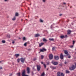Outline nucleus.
<instances>
[{"label": "nucleus", "mask_w": 76, "mask_h": 76, "mask_svg": "<svg viewBox=\"0 0 76 76\" xmlns=\"http://www.w3.org/2000/svg\"><path fill=\"white\" fill-rule=\"evenodd\" d=\"M52 63L53 65H57L58 62L55 61H52Z\"/></svg>", "instance_id": "nucleus-5"}, {"label": "nucleus", "mask_w": 76, "mask_h": 76, "mask_svg": "<svg viewBox=\"0 0 76 76\" xmlns=\"http://www.w3.org/2000/svg\"><path fill=\"white\" fill-rule=\"evenodd\" d=\"M60 38H64V36H61Z\"/></svg>", "instance_id": "nucleus-29"}, {"label": "nucleus", "mask_w": 76, "mask_h": 76, "mask_svg": "<svg viewBox=\"0 0 76 76\" xmlns=\"http://www.w3.org/2000/svg\"><path fill=\"white\" fill-rule=\"evenodd\" d=\"M76 68V66L72 65V66L69 67V70H73Z\"/></svg>", "instance_id": "nucleus-2"}, {"label": "nucleus", "mask_w": 76, "mask_h": 76, "mask_svg": "<svg viewBox=\"0 0 76 76\" xmlns=\"http://www.w3.org/2000/svg\"><path fill=\"white\" fill-rule=\"evenodd\" d=\"M12 44H15V42L14 41H13L12 42Z\"/></svg>", "instance_id": "nucleus-40"}, {"label": "nucleus", "mask_w": 76, "mask_h": 76, "mask_svg": "<svg viewBox=\"0 0 76 76\" xmlns=\"http://www.w3.org/2000/svg\"><path fill=\"white\" fill-rule=\"evenodd\" d=\"M60 58L61 59L63 60V53H61L60 55Z\"/></svg>", "instance_id": "nucleus-11"}, {"label": "nucleus", "mask_w": 76, "mask_h": 76, "mask_svg": "<svg viewBox=\"0 0 76 76\" xmlns=\"http://www.w3.org/2000/svg\"><path fill=\"white\" fill-rule=\"evenodd\" d=\"M43 2H45V0H43Z\"/></svg>", "instance_id": "nucleus-42"}, {"label": "nucleus", "mask_w": 76, "mask_h": 76, "mask_svg": "<svg viewBox=\"0 0 76 76\" xmlns=\"http://www.w3.org/2000/svg\"><path fill=\"white\" fill-rule=\"evenodd\" d=\"M72 42H73L72 44H73V45L75 44V41H72Z\"/></svg>", "instance_id": "nucleus-34"}, {"label": "nucleus", "mask_w": 76, "mask_h": 76, "mask_svg": "<svg viewBox=\"0 0 76 76\" xmlns=\"http://www.w3.org/2000/svg\"><path fill=\"white\" fill-rule=\"evenodd\" d=\"M70 57H71V56H68V58H70Z\"/></svg>", "instance_id": "nucleus-39"}, {"label": "nucleus", "mask_w": 76, "mask_h": 76, "mask_svg": "<svg viewBox=\"0 0 76 76\" xmlns=\"http://www.w3.org/2000/svg\"><path fill=\"white\" fill-rule=\"evenodd\" d=\"M40 35L39 34H35V37H39Z\"/></svg>", "instance_id": "nucleus-15"}, {"label": "nucleus", "mask_w": 76, "mask_h": 76, "mask_svg": "<svg viewBox=\"0 0 76 76\" xmlns=\"http://www.w3.org/2000/svg\"><path fill=\"white\" fill-rule=\"evenodd\" d=\"M20 60H21V62L23 63H24V61L25 60V59L23 58H20Z\"/></svg>", "instance_id": "nucleus-8"}, {"label": "nucleus", "mask_w": 76, "mask_h": 76, "mask_svg": "<svg viewBox=\"0 0 76 76\" xmlns=\"http://www.w3.org/2000/svg\"><path fill=\"white\" fill-rule=\"evenodd\" d=\"M49 41H54V39H53V38H52V39L49 38Z\"/></svg>", "instance_id": "nucleus-23"}, {"label": "nucleus", "mask_w": 76, "mask_h": 76, "mask_svg": "<svg viewBox=\"0 0 76 76\" xmlns=\"http://www.w3.org/2000/svg\"><path fill=\"white\" fill-rule=\"evenodd\" d=\"M2 61H0V63H1V62Z\"/></svg>", "instance_id": "nucleus-49"}, {"label": "nucleus", "mask_w": 76, "mask_h": 76, "mask_svg": "<svg viewBox=\"0 0 76 76\" xmlns=\"http://www.w3.org/2000/svg\"><path fill=\"white\" fill-rule=\"evenodd\" d=\"M37 60L36 58H34V59L33 60L34 61H35V60Z\"/></svg>", "instance_id": "nucleus-41"}, {"label": "nucleus", "mask_w": 76, "mask_h": 76, "mask_svg": "<svg viewBox=\"0 0 76 76\" xmlns=\"http://www.w3.org/2000/svg\"><path fill=\"white\" fill-rule=\"evenodd\" d=\"M43 66L45 68H46V65L45 64H43Z\"/></svg>", "instance_id": "nucleus-27"}, {"label": "nucleus", "mask_w": 76, "mask_h": 76, "mask_svg": "<svg viewBox=\"0 0 76 76\" xmlns=\"http://www.w3.org/2000/svg\"><path fill=\"white\" fill-rule=\"evenodd\" d=\"M49 59H50V60H52V59L53 58V56L52 54H50L49 55Z\"/></svg>", "instance_id": "nucleus-7"}, {"label": "nucleus", "mask_w": 76, "mask_h": 76, "mask_svg": "<svg viewBox=\"0 0 76 76\" xmlns=\"http://www.w3.org/2000/svg\"><path fill=\"white\" fill-rule=\"evenodd\" d=\"M50 68L53 69H56V67L54 66H50Z\"/></svg>", "instance_id": "nucleus-14"}, {"label": "nucleus", "mask_w": 76, "mask_h": 76, "mask_svg": "<svg viewBox=\"0 0 76 76\" xmlns=\"http://www.w3.org/2000/svg\"><path fill=\"white\" fill-rule=\"evenodd\" d=\"M54 58L55 60H58L59 59V57L58 56H54Z\"/></svg>", "instance_id": "nucleus-9"}, {"label": "nucleus", "mask_w": 76, "mask_h": 76, "mask_svg": "<svg viewBox=\"0 0 76 76\" xmlns=\"http://www.w3.org/2000/svg\"><path fill=\"white\" fill-rule=\"evenodd\" d=\"M61 15H62V14H59V16H61Z\"/></svg>", "instance_id": "nucleus-43"}, {"label": "nucleus", "mask_w": 76, "mask_h": 76, "mask_svg": "<svg viewBox=\"0 0 76 76\" xmlns=\"http://www.w3.org/2000/svg\"><path fill=\"white\" fill-rule=\"evenodd\" d=\"M57 76H64L63 73H61L60 72H57Z\"/></svg>", "instance_id": "nucleus-3"}, {"label": "nucleus", "mask_w": 76, "mask_h": 76, "mask_svg": "<svg viewBox=\"0 0 76 76\" xmlns=\"http://www.w3.org/2000/svg\"><path fill=\"white\" fill-rule=\"evenodd\" d=\"M70 73V72H69V71L68 70L66 71V73Z\"/></svg>", "instance_id": "nucleus-25"}, {"label": "nucleus", "mask_w": 76, "mask_h": 76, "mask_svg": "<svg viewBox=\"0 0 76 76\" xmlns=\"http://www.w3.org/2000/svg\"><path fill=\"white\" fill-rule=\"evenodd\" d=\"M30 69H29V68L28 67H27V73L28 74L30 73Z\"/></svg>", "instance_id": "nucleus-12"}, {"label": "nucleus", "mask_w": 76, "mask_h": 76, "mask_svg": "<svg viewBox=\"0 0 76 76\" xmlns=\"http://www.w3.org/2000/svg\"><path fill=\"white\" fill-rule=\"evenodd\" d=\"M45 75V73L44 72H43L41 75L40 76H44Z\"/></svg>", "instance_id": "nucleus-20"}, {"label": "nucleus", "mask_w": 76, "mask_h": 76, "mask_svg": "<svg viewBox=\"0 0 76 76\" xmlns=\"http://www.w3.org/2000/svg\"><path fill=\"white\" fill-rule=\"evenodd\" d=\"M37 70H38V71H39L40 69H41V66H40V65H37Z\"/></svg>", "instance_id": "nucleus-6"}, {"label": "nucleus", "mask_w": 76, "mask_h": 76, "mask_svg": "<svg viewBox=\"0 0 76 76\" xmlns=\"http://www.w3.org/2000/svg\"><path fill=\"white\" fill-rule=\"evenodd\" d=\"M26 72L25 69H24L23 71H22V76H28V75H25L26 74Z\"/></svg>", "instance_id": "nucleus-1"}, {"label": "nucleus", "mask_w": 76, "mask_h": 76, "mask_svg": "<svg viewBox=\"0 0 76 76\" xmlns=\"http://www.w3.org/2000/svg\"><path fill=\"white\" fill-rule=\"evenodd\" d=\"M30 5H31V4H30Z\"/></svg>", "instance_id": "nucleus-54"}, {"label": "nucleus", "mask_w": 76, "mask_h": 76, "mask_svg": "<svg viewBox=\"0 0 76 76\" xmlns=\"http://www.w3.org/2000/svg\"><path fill=\"white\" fill-rule=\"evenodd\" d=\"M59 65L60 66H62V64H59Z\"/></svg>", "instance_id": "nucleus-38"}, {"label": "nucleus", "mask_w": 76, "mask_h": 76, "mask_svg": "<svg viewBox=\"0 0 76 76\" xmlns=\"http://www.w3.org/2000/svg\"><path fill=\"white\" fill-rule=\"evenodd\" d=\"M15 56L16 57H18L19 56V54H15Z\"/></svg>", "instance_id": "nucleus-18"}, {"label": "nucleus", "mask_w": 76, "mask_h": 76, "mask_svg": "<svg viewBox=\"0 0 76 76\" xmlns=\"http://www.w3.org/2000/svg\"><path fill=\"white\" fill-rule=\"evenodd\" d=\"M18 15H19V14H18V12L15 13V16H18Z\"/></svg>", "instance_id": "nucleus-21"}, {"label": "nucleus", "mask_w": 76, "mask_h": 76, "mask_svg": "<svg viewBox=\"0 0 76 76\" xmlns=\"http://www.w3.org/2000/svg\"><path fill=\"white\" fill-rule=\"evenodd\" d=\"M20 59H17V61L18 63H19V61H20Z\"/></svg>", "instance_id": "nucleus-28"}, {"label": "nucleus", "mask_w": 76, "mask_h": 76, "mask_svg": "<svg viewBox=\"0 0 76 76\" xmlns=\"http://www.w3.org/2000/svg\"><path fill=\"white\" fill-rule=\"evenodd\" d=\"M47 69V70H48V69Z\"/></svg>", "instance_id": "nucleus-52"}, {"label": "nucleus", "mask_w": 76, "mask_h": 76, "mask_svg": "<svg viewBox=\"0 0 76 76\" xmlns=\"http://www.w3.org/2000/svg\"><path fill=\"white\" fill-rule=\"evenodd\" d=\"M71 7H70V8H71Z\"/></svg>", "instance_id": "nucleus-53"}, {"label": "nucleus", "mask_w": 76, "mask_h": 76, "mask_svg": "<svg viewBox=\"0 0 76 76\" xmlns=\"http://www.w3.org/2000/svg\"><path fill=\"white\" fill-rule=\"evenodd\" d=\"M12 20H16V17L14 16L13 18L12 19Z\"/></svg>", "instance_id": "nucleus-22"}, {"label": "nucleus", "mask_w": 76, "mask_h": 76, "mask_svg": "<svg viewBox=\"0 0 76 76\" xmlns=\"http://www.w3.org/2000/svg\"><path fill=\"white\" fill-rule=\"evenodd\" d=\"M50 63V62H47V64L48 65H49V64Z\"/></svg>", "instance_id": "nucleus-36"}, {"label": "nucleus", "mask_w": 76, "mask_h": 76, "mask_svg": "<svg viewBox=\"0 0 76 76\" xmlns=\"http://www.w3.org/2000/svg\"><path fill=\"white\" fill-rule=\"evenodd\" d=\"M72 31H71L70 30H69L68 31V33H67V34L68 35H69V34H70L71 33Z\"/></svg>", "instance_id": "nucleus-16"}, {"label": "nucleus", "mask_w": 76, "mask_h": 76, "mask_svg": "<svg viewBox=\"0 0 76 76\" xmlns=\"http://www.w3.org/2000/svg\"><path fill=\"white\" fill-rule=\"evenodd\" d=\"M7 0H4V1H7Z\"/></svg>", "instance_id": "nucleus-48"}, {"label": "nucleus", "mask_w": 76, "mask_h": 76, "mask_svg": "<svg viewBox=\"0 0 76 76\" xmlns=\"http://www.w3.org/2000/svg\"><path fill=\"white\" fill-rule=\"evenodd\" d=\"M0 69H2V67H1V66L0 67Z\"/></svg>", "instance_id": "nucleus-45"}, {"label": "nucleus", "mask_w": 76, "mask_h": 76, "mask_svg": "<svg viewBox=\"0 0 76 76\" xmlns=\"http://www.w3.org/2000/svg\"><path fill=\"white\" fill-rule=\"evenodd\" d=\"M2 43H5V42H6V41L4 40H2Z\"/></svg>", "instance_id": "nucleus-30"}, {"label": "nucleus", "mask_w": 76, "mask_h": 76, "mask_svg": "<svg viewBox=\"0 0 76 76\" xmlns=\"http://www.w3.org/2000/svg\"><path fill=\"white\" fill-rule=\"evenodd\" d=\"M64 52L66 54H68V52H67V50H64Z\"/></svg>", "instance_id": "nucleus-19"}, {"label": "nucleus", "mask_w": 76, "mask_h": 76, "mask_svg": "<svg viewBox=\"0 0 76 76\" xmlns=\"http://www.w3.org/2000/svg\"><path fill=\"white\" fill-rule=\"evenodd\" d=\"M27 43H28V44H29V42H26L24 44V46L25 47H26V45L27 44Z\"/></svg>", "instance_id": "nucleus-17"}, {"label": "nucleus", "mask_w": 76, "mask_h": 76, "mask_svg": "<svg viewBox=\"0 0 76 76\" xmlns=\"http://www.w3.org/2000/svg\"><path fill=\"white\" fill-rule=\"evenodd\" d=\"M47 41V40L43 38V41H44V42H45Z\"/></svg>", "instance_id": "nucleus-24"}, {"label": "nucleus", "mask_w": 76, "mask_h": 76, "mask_svg": "<svg viewBox=\"0 0 76 76\" xmlns=\"http://www.w3.org/2000/svg\"><path fill=\"white\" fill-rule=\"evenodd\" d=\"M40 22H43V20H42L41 19L40 20Z\"/></svg>", "instance_id": "nucleus-33"}, {"label": "nucleus", "mask_w": 76, "mask_h": 76, "mask_svg": "<svg viewBox=\"0 0 76 76\" xmlns=\"http://www.w3.org/2000/svg\"><path fill=\"white\" fill-rule=\"evenodd\" d=\"M41 58L42 59V58H44V56L42 55L41 56Z\"/></svg>", "instance_id": "nucleus-32"}, {"label": "nucleus", "mask_w": 76, "mask_h": 76, "mask_svg": "<svg viewBox=\"0 0 76 76\" xmlns=\"http://www.w3.org/2000/svg\"><path fill=\"white\" fill-rule=\"evenodd\" d=\"M65 64H67V62H66V61H65V63H64Z\"/></svg>", "instance_id": "nucleus-44"}, {"label": "nucleus", "mask_w": 76, "mask_h": 76, "mask_svg": "<svg viewBox=\"0 0 76 76\" xmlns=\"http://www.w3.org/2000/svg\"><path fill=\"white\" fill-rule=\"evenodd\" d=\"M19 39H20V37H19Z\"/></svg>", "instance_id": "nucleus-51"}, {"label": "nucleus", "mask_w": 76, "mask_h": 76, "mask_svg": "<svg viewBox=\"0 0 76 76\" xmlns=\"http://www.w3.org/2000/svg\"><path fill=\"white\" fill-rule=\"evenodd\" d=\"M61 6L62 7H64V6H66V3L64 2L63 3H61Z\"/></svg>", "instance_id": "nucleus-10"}, {"label": "nucleus", "mask_w": 76, "mask_h": 76, "mask_svg": "<svg viewBox=\"0 0 76 76\" xmlns=\"http://www.w3.org/2000/svg\"><path fill=\"white\" fill-rule=\"evenodd\" d=\"M41 64H43V62H41Z\"/></svg>", "instance_id": "nucleus-47"}, {"label": "nucleus", "mask_w": 76, "mask_h": 76, "mask_svg": "<svg viewBox=\"0 0 76 76\" xmlns=\"http://www.w3.org/2000/svg\"><path fill=\"white\" fill-rule=\"evenodd\" d=\"M25 39H26V38H25V37H23V40H25Z\"/></svg>", "instance_id": "nucleus-37"}, {"label": "nucleus", "mask_w": 76, "mask_h": 76, "mask_svg": "<svg viewBox=\"0 0 76 76\" xmlns=\"http://www.w3.org/2000/svg\"><path fill=\"white\" fill-rule=\"evenodd\" d=\"M31 49H29L28 50V51H30Z\"/></svg>", "instance_id": "nucleus-46"}, {"label": "nucleus", "mask_w": 76, "mask_h": 76, "mask_svg": "<svg viewBox=\"0 0 76 76\" xmlns=\"http://www.w3.org/2000/svg\"><path fill=\"white\" fill-rule=\"evenodd\" d=\"M70 48H73V45H71L70 46Z\"/></svg>", "instance_id": "nucleus-35"}, {"label": "nucleus", "mask_w": 76, "mask_h": 76, "mask_svg": "<svg viewBox=\"0 0 76 76\" xmlns=\"http://www.w3.org/2000/svg\"><path fill=\"white\" fill-rule=\"evenodd\" d=\"M39 53H40V52H39Z\"/></svg>", "instance_id": "nucleus-55"}, {"label": "nucleus", "mask_w": 76, "mask_h": 76, "mask_svg": "<svg viewBox=\"0 0 76 76\" xmlns=\"http://www.w3.org/2000/svg\"><path fill=\"white\" fill-rule=\"evenodd\" d=\"M17 75L18 76H20V72H18L17 73Z\"/></svg>", "instance_id": "nucleus-26"}, {"label": "nucleus", "mask_w": 76, "mask_h": 76, "mask_svg": "<svg viewBox=\"0 0 76 76\" xmlns=\"http://www.w3.org/2000/svg\"><path fill=\"white\" fill-rule=\"evenodd\" d=\"M40 52H44V51H46L47 49H45L44 48H42V49H40Z\"/></svg>", "instance_id": "nucleus-4"}, {"label": "nucleus", "mask_w": 76, "mask_h": 76, "mask_svg": "<svg viewBox=\"0 0 76 76\" xmlns=\"http://www.w3.org/2000/svg\"><path fill=\"white\" fill-rule=\"evenodd\" d=\"M75 66H76V63H75Z\"/></svg>", "instance_id": "nucleus-50"}, {"label": "nucleus", "mask_w": 76, "mask_h": 76, "mask_svg": "<svg viewBox=\"0 0 76 76\" xmlns=\"http://www.w3.org/2000/svg\"><path fill=\"white\" fill-rule=\"evenodd\" d=\"M43 44H44V43L42 42L41 43H39V47H41V46H42V45H43Z\"/></svg>", "instance_id": "nucleus-13"}, {"label": "nucleus", "mask_w": 76, "mask_h": 76, "mask_svg": "<svg viewBox=\"0 0 76 76\" xmlns=\"http://www.w3.org/2000/svg\"><path fill=\"white\" fill-rule=\"evenodd\" d=\"M52 50H55V47H53L52 48Z\"/></svg>", "instance_id": "nucleus-31"}]
</instances>
